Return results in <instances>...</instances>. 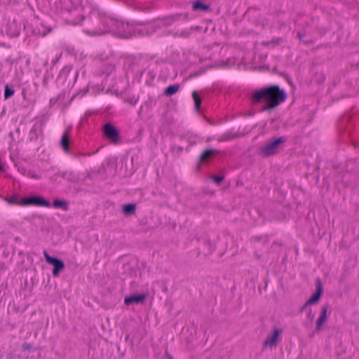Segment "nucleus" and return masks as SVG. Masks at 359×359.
<instances>
[{"label": "nucleus", "mask_w": 359, "mask_h": 359, "mask_svg": "<svg viewBox=\"0 0 359 359\" xmlns=\"http://www.w3.org/2000/svg\"><path fill=\"white\" fill-rule=\"evenodd\" d=\"M286 95L283 90L278 86H272L254 92L252 99L254 102L264 104L261 111H266L273 109L284 102Z\"/></svg>", "instance_id": "nucleus-1"}, {"label": "nucleus", "mask_w": 359, "mask_h": 359, "mask_svg": "<svg viewBox=\"0 0 359 359\" xmlns=\"http://www.w3.org/2000/svg\"><path fill=\"white\" fill-rule=\"evenodd\" d=\"M283 142L284 139L283 137H274L269 140L264 147L259 149V154L262 156H269L274 155L277 153Z\"/></svg>", "instance_id": "nucleus-2"}, {"label": "nucleus", "mask_w": 359, "mask_h": 359, "mask_svg": "<svg viewBox=\"0 0 359 359\" xmlns=\"http://www.w3.org/2000/svg\"><path fill=\"white\" fill-rule=\"evenodd\" d=\"M19 204L21 205H36L43 207H50V203L41 196H30L23 198L19 202Z\"/></svg>", "instance_id": "nucleus-3"}, {"label": "nucleus", "mask_w": 359, "mask_h": 359, "mask_svg": "<svg viewBox=\"0 0 359 359\" xmlns=\"http://www.w3.org/2000/svg\"><path fill=\"white\" fill-rule=\"evenodd\" d=\"M43 255L47 263L51 264L53 266V275L57 277L64 267L65 264L62 261L50 256L46 251L43 252Z\"/></svg>", "instance_id": "nucleus-4"}, {"label": "nucleus", "mask_w": 359, "mask_h": 359, "mask_svg": "<svg viewBox=\"0 0 359 359\" xmlns=\"http://www.w3.org/2000/svg\"><path fill=\"white\" fill-rule=\"evenodd\" d=\"M316 290L313 294V295L307 300V302L305 303L304 306H303L302 309L306 307L307 305L314 304H316L319 299L320 297L323 293V286L319 280H318L316 283Z\"/></svg>", "instance_id": "nucleus-5"}, {"label": "nucleus", "mask_w": 359, "mask_h": 359, "mask_svg": "<svg viewBox=\"0 0 359 359\" xmlns=\"http://www.w3.org/2000/svg\"><path fill=\"white\" fill-rule=\"evenodd\" d=\"M104 133L107 137L109 138L113 142H116L118 138L116 128L110 124H106L104 126Z\"/></svg>", "instance_id": "nucleus-6"}, {"label": "nucleus", "mask_w": 359, "mask_h": 359, "mask_svg": "<svg viewBox=\"0 0 359 359\" xmlns=\"http://www.w3.org/2000/svg\"><path fill=\"white\" fill-rule=\"evenodd\" d=\"M146 299V295L144 294H133L127 296L124 299V303L126 305L132 304H138L143 302Z\"/></svg>", "instance_id": "nucleus-7"}, {"label": "nucleus", "mask_w": 359, "mask_h": 359, "mask_svg": "<svg viewBox=\"0 0 359 359\" xmlns=\"http://www.w3.org/2000/svg\"><path fill=\"white\" fill-rule=\"evenodd\" d=\"M279 335V331L275 329L273 333L267 337L264 342L265 347H272L276 345L278 337Z\"/></svg>", "instance_id": "nucleus-8"}, {"label": "nucleus", "mask_w": 359, "mask_h": 359, "mask_svg": "<svg viewBox=\"0 0 359 359\" xmlns=\"http://www.w3.org/2000/svg\"><path fill=\"white\" fill-rule=\"evenodd\" d=\"M327 307L323 306L321 309L320 315L316 321V330H320L322 328L323 325L327 320Z\"/></svg>", "instance_id": "nucleus-9"}, {"label": "nucleus", "mask_w": 359, "mask_h": 359, "mask_svg": "<svg viewBox=\"0 0 359 359\" xmlns=\"http://www.w3.org/2000/svg\"><path fill=\"white\" fill-rule=\"evenodd\" d=\"M179 90V85L178 84H174L172 86H169L165 89V95L167 96H171L174 94H175Z\"/></svg>", "instance_id": "nucleus-10"}, {"label": "nucleus", "mask_w": 359, "mask_h": 359, "mask_svg": "<svg viewBox=\"0 0 359 359\" xmlns=\"http://www.w3.org/2000/svg\"><path fill=\"white\" fill-rule=\"evenodd\" d=\"M61 146L65 151H68V144H69V136L67 133H65L60 140Z\"/></svg>", "instance_id": "nucleus-11"}, {"label": "nucleus", "mask_w": 359, "mask_h": 359, "mask_svg": "<svg viewBox=\"0 0 359 359\" xmlns=\"http://www.w3.org/2000/svg\"><path fill=\"white\" fill-rule=\"evenodd\" d=\"M209 8L208 6L202 4L201 1H196L193 4V10H204L206 11Z\"/></svg>", "instance_id": "nucleus-12"}, {"label": "nucleus", "mask_w": 359, "mask_h": 359, "mask_svg": "<svg viewBox=\"0 0 359 359\" xmlns=\"http://www.w3.org/2000/svg\"><path fill=\"white\" fill-rule=\"evenodd\" d=\"M53 206L55 208H61L62 210H67L68 207L67 203L65 201L58 200L54 201Z\"/></svg>", "instance_id": "nucleus-13"}, {"label": "nucleus", "mask_w": 359, "mask_h": 359, "mask_svg": "<svg viewBox=\"0 0 359 359\" xmlns=\"http://www.w3.org/2000/svg\"><path fill=\"white\" fill-rule=\"evenodd\" d=\"M135 210V205L134 204H128L123 207V212L126 215H129L133 212Z\"/></svg>", "instance_id": "nucleus-14"}, {"label": "nucleus", "mask_w": 359, "mask_h": 359, "mask_svg": "<svg viewBox=\"0 0 359 359\" xmlns=\"http://www.w3.org/2000/svg\"><path fill=\"white\" fill-rule=\"evenodd\" d=\"M192 97L194 100V103H195V107L196 109H198L199 107H200V104H201V100L197 94V93L196 91H194L192 93Z\"/></svg>", "instance_id": "nucleus-15"}, {"label": "nucleus", "mask_w": 359, "mask_h": 359, "mask_svg": "<svg viewBox=\"0 0 359 359\" xmlns=\"http://www.w3.org/2000/svg\"><path fill=\"white\" fill-rule=\"evenodd\" d=\"M215 151L212 149L205 150L201 156V159L202 161L206 160L210 155L213 154Z\"/></svg>", "instance_id": "nucleus-16"}, {"label": "nucleus", "mask_w": 359, "mask_h": 359, "mask_svg": "<svg viewBox=\"0 0 359 359\" xmlns=\"http://www.w3.org/2000/svg\"><path fill=\"white\" fill-rule=\"evenodd\" d=\"M14 94V90L13 89L9 88V87L6 85L5 86V91H4V97L5 99H8Z\"/></svg>", "instance_id": "nucleus-17"}, {"label": "nucleus", "mask_w": 359, "mask_h": 359, "mask_svg": "<svg viewBox=\"0 0 359 359\" xmlns=\"http://www.w3.org/2000/svg\"><path fill=\"white\" fill-rule=\"evenodd\" d=\"M223 180L222 177H214V181L219 184L220 182H222Z\"/></svg>", "instance_id": "nucleus-18"}, {"label": "nucleus", "mask_w": 359, "mask_h": 359, "mask_svg": "<svg viewBox=\"0 0 359 359\" xmlns=\"http://www.w3.org/2000/svg\"><path fill=\"white\" fill-rule=\"evenodd\" d=\"M6 201L11 204H13V203H15V198H6Z\"/></svg>", "instance_id": "nucleus-19"}]
</instances>
